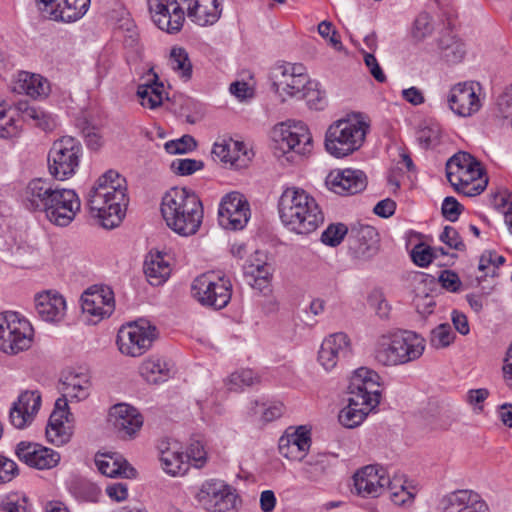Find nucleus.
Here are the masks:
<instances>
[{"instance_id":"nucleus-44","label":"nucleus","mask_w":512,"mask_h":512,"mask_svg":"<svg viewBox=\"0 0 512 512\" xmlns=\"http://www.w3.org/2000/svg\"><path fill=\"white\" fill-rule=\"evenodd\" d=\"M137 96L143 107L155 109L163 103L166 98V93L164 91V85L158 81V76L153 74L151 80L138 85Z\"/></svg>"},{"instance_id":"nucleus-17","label":"nucleus","mask_w":512,"mask_h":512,"mask_svg":"<svg viewBox=\"0 0 512 512\" xmlns=\"http://www.w3.org/2000/svg\"><path fill=\"white\" fill-rule=\"evenodd\" d=\"M40 14L50 20L61 23H73L87 12L90 0H35Z\"/></svg>"},{"instance_id":"nucleus-53","label":"nucleus","mask_w":512,"mask_h":512,"mask_svg":"<svg viewBox=\"0 0 512 512\" xmlns=\"http://www.w3.org/2000/svg\"><path fill=\"white\" fill-rule=\"evenodd\" d=\"M328 467L329 456L327 454H318L315 457H311L305 463L303 471L308 479L315 481L326 473Z\"/></svg>"},{"instance_id":"nucleus-25","label":"nucleus","mask_w":512,"mask_h":512,"mask_svg":"<svg viewBox=\"0 0 512 512\" xmlns=\"http://www.w3.org/2000/svg\"><path fill=\"white\" fill-rule=\"evenodd\" d=\"M15 454L26 465L39 470L52 469L60 461V454L38 443L22 441L17 444Z\"/></svg>"},{"instance_id":"nucleus-46","label":"nucleus","mask_w":512,"mask_h":512,"mask_svg":"<svg viewBox=\"0 0 512 512\" xmlns=\"http://www.w3.org/2000/svg\"><path fill=\"white\" fill-rule=\"evenodd\" d=\"M140 375L149 383L157 384L166 381L171 374L168 364L159 357H150L139 367Z\"/></svg>"},{"instance_id":"nucleus-28","label":"nucleus","mask_w":512,"mask_h":512,"mask_svg":"<svg viewBox=\"0 0 512 512\" xmlns=\"http://www.w3.org/2000/svg\"><path fill=\"white\" fill-rule=\"evenodd\" d=\"M354 487L358 495L362 497H378L386 491L389 476L385 475L382 468L368 465L358 470L354 477Z\"/></svg>"},{"instance_id":"nucleus-36","label":"nucleus","mask_w":512,"mask_h":512,"mask_svg":"<svg viewBox=\"0 0 512 512\" xmlns=\"http://www.w3.org/2000/svg\"><path fill=\"white\" fill-rule=\"evenodd\" d=\"M212 154L221 162L236 169L246 167L251 160L250 152L245 144L233 139L216 142L213 145Z\"/></svg>"},{"instance_id":"nucleus-51","label":"nucleus","mask_w":512,"mask_h":512,"mask_svg":"<svg viewBox=\"0 0 512 512\" xmlns=\"http://www.w3.org/2000/svg\"><path fill=\"white\" fill-rule=\"evenodd\" d=\"M169 63L172 69L178 72L181 77L186 80L191 78L192 64L184 48L173 47L170 52Z\"/></svg>"},{"instance_id":"nucleus-18","label":"nucleus","mask_w":512,"mask_h":512,"mask_svg":"<svg viewBox=\"0 0 512 512\" xmlns=\"http://www.w3.org/2000/svg\"><path fill=\"white\" fill-rule=\"evenodd\" d=\"M87 201L91 213L100 220L104 228L112 229L122 222L127 203H119L118 208H114V201L109 192L91 188Z\"/></svg>"},{"instance_id":"nucleus-45","label":"nucleus","mask_w":512,"mask_h":512,"mask_svg":"<svg viewBox=\"0 0 512 512\" xmlns=\"http://www.w3.org/2000/svg\"><path fill=\"white\" fill-rule=\"evenodd\" d=\"M144 272L149 283L153 286L163 284L171 273V268L161 253L150 254L144 263Z\"/></svg>"},{"instance_id":"nucleus-20","label":"nucleus","mask_w":512,"mask_h":512,"mask_svg":"<svg viewBox=\"0 0 512 512\" xmlns=\"http://www.w3.org/2000/svg\"><path fill=\"white\" fill-rule=\"evenodd\" d=\"M153 23L169 34L178 33L184 24V11L177 0H148Z\"/></svg>"},{"instance_id":"nucleus-41","label":"nucleus","mask_w":512,"mask_h":512,"mask_svg":"<svg viewBox=\"0 0 512 512\" xmlns=\"http://www.w3.org/2000/svg\"><path fill=\"white\" fill-rule=\"evenodd\" d=\"M13 90L37 98L48 94L49 84L42 76L23 71L18 74Z\"/></svg>"},{"instance_id":"nucleus-52","label":"nucleus","mask_w":512,"mask_h":512,"mask_svg":"<svg viewBox=\"0 0 512 512\" xmlns=\"http://www.w3.org/2000/svg\"><path fill=\"white\" fill-rule=\"evenodd\" d=\"M259 382V377L251 369H241L233 372L227 379L226 385L231 391L242 390Z\"/></svg>"},{"instance_id":"nucleus-57","label":"nucleus","mask_w":512,"mask_h":512,"mask_svg":"<svg viewBox=\"0 0 512 512\" xmlns=\"http://www.w3.org/2000/svg\"><path fill=\"white\" fill-rule=\"evenodd\" d=\"M184 456L186 461H191L196 468H202L207 462L205 446L197 439L191 440L187 453Z\"/></svg>"},{"instance_id":"nucleus-48","label":"nucleus","mask_w":512,"mask_h":512,"mask_svg":"<svg viewBox=\"0 0 512 512\" xmlns=\"http://www.w3.org/2000/svg\"><path fill=\"white\" fill-rule=\"evenodd\" d=\"M16 109L21 113L23 120L31 121L43 131H52L56 127V121L52 115L30 106L27 102H18Z\"/></svg>"},{"instance_id":"nucleus-3","label":"nucleus","mask_w":512,"mask_h":512,"mask_svg":"<svg viewBox=\"0 0 512 512\" xmlns=\"http://www.w3.org/2000/svg\"><path fill=\"white\" fill-rule=\"evenodd\" d=\"M281 221L297 234L314 232L324 221V215L316 200L306 191L290 187L279 199Z\"/></svg>"},{"instance_id":"nucleus-11","label":"nucleus","mask_w":512,"mask_h":512,"mask_svg":"<svg viewBox=\"0 0 512 512\" xmlns=\"http://www.w3.org/2000/svg\"><path fill=\"white\" fill-rule=\"evenodd\" d=\"M82 156L79 140L64 136L56 140L48 153V170L59 181L71 178L77 171Z\"/></svg>"},{"instance_id":"nucleus-29","label":"nucleus","mask_w":512,"mask_h":512,"mask_svg":"<svg viewBox=\"0 0 512 512\" xmlns=\"http://www.w3.org/2000/svg\"><path fill=\"white\" fill-rule=\"evenodd\" d=\"M350 352L351 343L347 334L333 333L323 340L318 352V361L329 371L337 365L340 358L348 356Z\"/></svg>"},{"instance_id":"nucleus-4","label":"nucleus","mask_w":512,"mask_h":512,"mask_svg":"<svg viewBox=\"0 0 512 512\" xmlns=\"http://www.w3.org/2000/svg\"><path fill=\"white\" fill-rule=\"evenodd\" d=\"M281 221L297 234L314 232L324 221V215L316 200L306 191L290 187L279 199Z\"/></svg>"},{"instance_id":"nucleus-13","label":"nucleus","mask_w":512,"mask_h":512,"mask_svg":"<svg viewBox=\"0 0 512 512\" xmlns=\"http://www.w3.org/2000/svg\"><path fill=\"white\" fill-rule=\"evenodd\" d=\"M192 296L202 305L222 309L231 299V282L214 272L204 273L194 279L191 286Z\"/></svg>"},{"instance_id":"nucleus-49","label":"nucleus","mask_w":512,"mask_h":512,"mask_svg":"<svg viewBox=\"0 0 512 512\" xmlns=\"http://www.w3.org/2000/svg\"><path fill=\"white\" fill-rule=\"evenodd\" d=\"M160 461L163 470L172 476L182 475L188 469L184 454L172 448H167L161 452Z\"/></svg>"},{"instance_id":"nucleus-62","label":"nucleus","mask_w":512,"mask_h":512,"mask_svg":"<svg viewBox=\"0 0 512 512\" xmlns=\"http://www.w3.org/2000/svg\"><path fill=\"white\" fill-rule=\"evenodd\" d=\"M440 240L450 248L458 251H464L466 248L458 231L452 226L444 227L442 233L440 234Z\"/></svg>"},{"instance_id":"nucleus-58","label":"nucleus","mask_w":512,"mask_h":512,"mask_svg":"<svg viewBox=\"0 0 512 512\" xmlns=\"http://www.w3.org/2000/svg\"><path fill=\"white\" fill-rule=\"evenodd\" d=\"M164 147L169 154H184L196 147V141L192 136L184 135L179 139L166 142Z\"/></svg>"},{"instance_id":"nucleus-16","label":"nucleus","mask_w":512,"mask_h":512,"mask_svg":"<svg viewBox=\"0 0 512 512\" xmlns=\"http://www.w3.org/2000/svg\"><path fill=\"white\" fill-rule=\"evenodd\" d=\"M80 208L81 202L74 190L58 187L44 212V216L50 223L66 227L75 219Z\"/></svg>"},{"instance_id":"nucleus-24","label":"nucleus","mask_w":512,"mask_h":512,"mask_svg":"<svg viewBox=\"0 0 512 512\" xmlns=\"http://www.w3.org/2000/svg\"><path fill=\"white\" fill-rule=\"evenodd\" d=\"M109 422L117 435L124 440L133 439L143 425V417L131 405L119 403L109 411Z\"/></svg>"},{"instance_id":"nucleus-27","label":"nucleus","mask_w":512,"mask_h":512,"mask_svg":"<svg viewBox=\"0 0 512 512\" xmlns=\"http://www.w3.org/2000/svg\"><path fill=\"white\" fill-rule=\"evenodd\" d=\"M378 233L369 225L353 226L348 234L349 251L353 257L367 260L378 252Z\"/></svg>"},{"instance_id":"nucleus-47","label":"nucleus","mask_w":512,"mask_h":512,"mask_svg":"<svg viewBox=\"0 0 512 512\" xmlns=\"http://www.w3.org/2000/svg\"><path fill=\"white\" fill-rule=\"evenodd\" d=\"M478 166H480V163L469 153L459 152L447 161L446 177L449 183L453 184L455 179L462 177V173H467Z\"/></svg>"},{"instance_id":"nucleus-55","label":"nucleus","mask_w":512,"mask_h":512,"mask_svg":"<svg viewBox=\"0 0 512 512\" xmlns=\"http://www.w3.org/2000/svg\"><path fill=\"white\" fill-rule=\"evenodd\" d=\"M433 29L431 16L423 12L416 17L411 34L415 41L420 42L429 36L433 32Z\"/></svg>"},{"instance_id":"nucleus-56","label":"nucleus","mask_w":512,"mask_h":512,"mask_svg":"<svg viewBox=\"0 0 512 512\" xmlns=\"http://www.w3.org/2000/svg\"><path fill=\"white\" fill-rule=\"evenodd\" d=\"M455 335L449 324H440L431 332L430 343L433 347L445 348L454 341Z\"/></svg>"},{"instance_id":"nucleus-33","label":"nucleus","mask_w":512,"mask_h":512,"mask_svg":"<svg viewBox=\"0 0 512 512\" xmlns=\"http://www.w3.org/2000/svg\"><path fill=\"white\" fill-rule=\"evenodd\" d=\"M326 185L338 195H353L365 189L366 177L361 170L333 171L327 176Z\"/></svg>"},{"instance_id":"nucleus-23","label":"nucleus","mask_w":512,"mask_h":512,"mask_svg":"<svg viewBox=\"0 0 512 512\" xmlns=\"http://www.w3.org/2000/svg\"><path fill=\"white\" fill-rule=\"evenodd\" d=\"M72 414L68 410L67 399L58 398L49 417L46 427V439L53 445L62 446L68 443L73 434L69 418Z\"/></svg>"},{"instance_id":"nucleus-12","label":"nucleus","mask_w":512,"mask_h":512,"mask_svg":"<svg viewBox=\"0 0 512 512\" xmlns=\"http://www.w3.org/2000/svg\"><path fill=\"white\" fill-rule=\"evenodd\" d=\"M33 328L15 312L0 313V350L15 355L32 344Z\"/></svg>"},{"instance_id":"nucleus-35","label":"nucleus","mask_w":512,"mask_h":512,"mask_svg":"<svg viewBox=\"0 0 512 512\" xmlns=\"http://www.w3.org/2000/svg\"><path fill=\"white\" fill-rule=\"evenodd\" d=\"M187 5V15L195 24L205 27L215 24L222 14L221 0H181Z\"/></svg>"},{"instance_id":"nucleus-43","label":"nucleus","mask_w":512,"mask_h":512,"mask_svg":"<svg viewBox=\"0 0 512 512\" xmlns=\"http://www.w3.org/2000/svg\"><path fill=\"white\" fill-rule=\"evenodd\" d=\"M451 185L457 192L471 197L484 191L487 179H483V169L480 165L467 173H462V177L455 179V182Z\"/></svg>"},{"instance_id":"nucleus-42","label":"nucleus","mask_w":512,"mask_h":512,"mask_svg":"<svg viewBox=\"0 0 512 512\" xmlns=\"http://www.w3.org/2000/svg\"><path fill=\"white\" fill-rule=\"evenodd\" d=\"M91 381L87 373L69 372L63 380V397H70L81 401L86 399L90 394Z\"/></svg>"},{"instance_id":"nucleus-61","label":"nucleus","mask_w":512,"mask_h":512,"mask_svg":"<svg viewBox=\"0 0 512 512\" xmlns=\"http://www.w3.org/2000/svg\"><path fill=\"white\" fill-rule=\"evenodd\" d=\"M18 474L16 462L0 453V485L11 482Z\"/></svg>"},{"instance_id":"nucleus-2","label":"nucleus","mask_w":512,"mask_h":512,"mask_svg":"<svg viewBox=\"0 0 512 512\" xmlns=\"http://www.w3.org/2000/svg\"><path fill=\"white\" fill-rule=\"evenodd\" d=\"M161 213L171 230L181 236H191L198 232L204 210L200 198L194 191L174 187L163 196Z\"/></svg>"},{"instance_id":"nucleus-5","label":"nucleus","mask_w":512,"mask_h":512,"mask_svg":"<svg viewBox=\"0 0 512 512\" xmlns=\"http://www.w3.org/2000/svg\"><path fill=\"white\" fill-rule=\"evenodd\" d=\"M281 221L297 234L314 232L324 221V215L316 200L306 191L290 187L279 199Z\"/></svg>"},{"instance_id":"nucleus-15","label":"nucleus","mask_w":512,"mask_h":512,"mask_svg":"<svg viewBox=\"0 0 512 512\" xmlns=\"http://www.w3.org/2000/svg\"><path fill=\"white\" fill-rule=\"evenodd\" d=\"M155 327L147 322H135L122 326L117 334L119 351L130 357L143 355L152 345Z\"/></svg>"},{"instance_id":"nucleus-60","label":"nucleus","mask_w":512,"mask_h":512,"mask_svg":"<svg viewBox=\"0 0 512 512\" xmlns=\"http://www.w3.org/2000/svg\"><path fill=\"white\" fill-rule=\"evenodd\" d=\"M204 164L195 159H176L171 163V169L179 175H191L203 168Z\"/></svg>"},{"instance_id":"nucleus-30","label":"nucleus","mask_w":512,"mask_h":512,"mask_svg":"<svg viewBox=\"0 0 512 512\" xmlns=\"http://www.w3.org/2000/svg\"><path fill=\"white\" fill-rule=\"evenodd\" d=\"M244 276L252 288L263 292L270 286L273 268L264 252L255 251L243 266Z\"/></svg>"},{"instance_id":"nucleus-34","label":"nucleus","mask_w":512,"mask_h":512,"mask_svg":"<svg viewBox=\"0 0 512 512\" xmlns=\"http://www.w3.org/2000/svg\"><path fill=\"white\" fill-rule=\"evenodd\" d=\"M310 445V431L301 426L279 439V452L287 459L301 461L307 454Z\"/></svg>"},{"instance_id":"nucleus-19","label":"nucleus","mask_w":512,"mask_h":512,"mask_svg":"<svg viewBox=\"0 0 512 512\" xmlns=\"http://www.w3.org/2000/svg\"><path fill=\"white\" fill-rule=\"evenodd\" d=\"M250 218V208L244 195L231 192L221 200L218 210V222L227 230L243 229Z\"/></svg>"},{"instance_id":"nucleus-54","label":"nucleus","mask_w":512,"mask_h":512,"mask_svg":"<svg viewBox=\"0 0 512 512\" xmlns=\"http://www.w3.org/2000/svg\"><path fill=\"white\" fill-rule=\"evenodd\" d=\"M350 230L342 223L330 224L322 233L321 241L328 246H338Z\"/></svg>"},{"instance_id":"nucleus-6","label":"nucleus","mask_w":512,"mask_h":512,"mask_svg":"<svg viewBox=\"0 0 512 512\" xmlns=\"http://www.w3.org/2000/svg\"><path fill=\"white\" fill-rule=\"evenodd\" d=\"M281 221L297 234L314 232L324 221V215L316 200L306 191L290 187L279 199Z\"/></svg>"},{"instance_id":"nucleus-1","label":"nucleus","mask_w":512,"mask_h":512,"mask_svg":"<svg viewBox=\"0 0 512 512\" xmlns=\"http://www.w3.org/2000/svg\"><path fill=\"white\" fill-rule=\"evenodd\" d=\"M379 375L366 367L355 370L348 386V405L340 410L338 419L346 428L359 426L380 403Z\"/></svg>"},{"instance_id":"nucleus-59","label":"nucleus","mask_w":512,"mask_h":512,"mask_svg":"<svg viewBox=\"0 0 512 512\" xmlns=\"http://www.w3.org/2000/svg\"><path fill=\"white\" fill-rule=\"evenodd\" d=\"M437 251L438 250H433V248L429 246L420 244L414 247L411 257L416 265L426 267L437 258Z\"/></svg>"},{"instance_id":"nucleus-21","label":"nucleus","mask_w":512,"mask_h":512,"mask_svg":"<svg viewBox=\"0 0 512 512\" xmlns=\"http://www.w3.org/2000/svg\"><path fill=\"white\" fill-rule=\"evenodd\" d=\"M477 90L478 84L474 82H460L455 84L449 92L447 101L449 108L460 117H471L482 107Z\"/></svg>"},{"instance_id":"nucleus-31","label":"nucleus","mask_w":512,"mask_h":512,"mask_svg":"<svg viewBox=\"0 0 512 512\" xmlns=\"http://www.w3.org/2000/svg\"><path fill=\"white\" fill-rule=\"evenodd\" d=\"M442 512H489L487 504L471 490H456L440 500Z\"/></svg>"},{"instance_id":"nucleus-14","label":"nucleus","mask_w":512,"mask_h":512,"mask_svg":"<svg viewBox=\"0 0 512 512\" xmlns=\"http://www.w3.org/2000/svg\"><path fill=\"white\" fill-rule=\"evenodd\" d=\"M273 148L277 156L290 151L305 154L309 151L312 136L303 122H285L276 125L272 131Z\"/></svg>"},{"instance_id":"nucleus-32","label":"nucleus","mask_w":512,"mask_h":512,"mask_svg":"<svg viewBox=\"0 0 512 512\" xmlns=\"http://www.w3.org/2000/svg\"><path fill=\"white\" fill-rule=\"evenodd\" d=\"M82 310L98 320L110 316L114 309V295L110 288L100 287L86 291L82 297Z\"/></svg>"},{"instance_id":"nucleus-64","label":"nucleus","mask_w":512,"mask_h":512,"mask_svg":"<svg viewBox=\"0 0 512 512\" xmlns=\"http://www.w3.org/2000/svg\"><path fill=\"white\" fill-rule=\"evenodd\" d=\"M318 32L323 38H327L329 41V44L336 50L340 51L342 50L343 46L340 40V36L338 35L337 31L333 28V25L331 22L328 21H322L318 25Z\"/></svg>"},{"instance_id":"nucleus-38","label":"nucleus","mask_w":512,"mask_h":512,"mask_svg":"<svg viewBox=\"0 0 512 512\" xmlns=\"http://www.w3.org/2000/svg\"><path fill=\"white\" fill-rule=\"evenodd\" d=\"M36 311L46 322H59L65 316V299L57 292H43L36 297Z\"/></svg>"},{"instance_id":"nucleus-63","label":"nucleus","mask_w":512,"mask_h":512,"mask_svg":"<svg viewBox=\"0 0 512 512\" xmlns=\"http://www.w3.org/2000/svg\"><path fill=\"white\" fill-rule=\"evenodd\" d=\"M440 132L434 127H424L418 131L417 140L425 148H432L438 145Z\"/></svg>"},{"instance_id":"nucleus-7","label":"nucleus","mask_w":512,"mask_h":512,"mask_svg":"<svg viewBox=\"0 0 512 512\" xmlns=\"http://www.w3.org/2000/svg\"><path fill=\"white\" fill-rule=\"evenodd\" d=\"M425 350V339L409 330H398L381 335L374 356L384 366L406 364L420 358Z\"/></svg>"},{"instance_id":"nucleus-50","label":"nucleus","mask_w":512,"mask_h":512,"mask_svg":"<svg viewBox=\"0 0 512 512\" xmlns=\"http://www.w3.org/2000/svg\"><path fill=\"white\" fill-rule=\"evenodd\" d=\"M10 110L7 101H0V138L3 139L14 138L20 134V127Z\"/></svg>"},{"instance_id":"nucleus-9","label":"nucleus","mask_w":512,"mask_h":512,"mask_svg":"<svg viewBox=\"0 0 512 512\" xmlns=\"http://www.w3.org/2000/svg\"><path fill=\"white\" fill-rule=\"evenodd\" d=\"M272 86L281 97L306 99L308 105H314L313 94L317 83L311 81L306 68L300 63L283 62L276 64L271 71ZM285 98H283L284 100ZM316 107L319 105L316 104Z\"/></svg>"},{"instance_id":"nucleus-40","label":"nucleus","mask_w":512,"mask_h":512,"mask_svg":"<svg viewBox=\"0 0 512 512\" xmlns=\"http://www.w3.org/2000/svg\"><path fill=\"white\" fill-rule=\"evenodd\" d=\"M92 188L109 192L114 201V208H118L119 203H128L126 179L116 170L106 171L97 179Z\"/></svg>"},{"instance_id":"nucleus-22","label":"nucleus","mask_w":512,"mask_h":512,"mask_svg":"<svg viewBox=\"0 0 512 512\" xmlns=\"http://www.w3.org/2000/svg\"><path fill=\"white\" fill-rule=\"evenodd\" d=\"M58 187L48 178L31 179L21 192V203L30 212L44 214Z\"/></svg>"},{"instance_id":"nucleus-26","label":"nucleus","mask_w":512,"mask_h":512,"mask_svg":"<svg viewBox=\"0 0 512 512\" xmlns=\"http://www.w3.org/2000/svg\"><path fill=\"white\" fill-rule=\"evenodd\" d=\"M41 406V395L37 390L22 392L12 404L9 413L11 424L17 429L29 426L35 419Z\"/></svg>"},{"instance_id":"nucleus-10","label":"nucleus","mask_w":512,"mask_h":512,"mask_svg":"<svg viewBox=\"0 0 512 512\" xmlns=\"http://www.w3.org/2000/svg\"><path fill=\"white\" fill-rule=\"evenodd\" d=\"M194 499L197 506L206 512H233L239 502L237 490L218 478L203 481Z\"/></svg>"},{"instance_id":"nucleus-37","label":"nucleus","mask_w":512,"mask_h":512,"mask_svg":"<svg viewBox=\"0 0 512 512\" xmlns=\"http://www.w3.org/2000/svg\"><path fill=\"white\" fill-rule=\"evenodd\" d=\"M438 57L447 64H458L466 56L464 41L451 31L442 33L436 41Z\"/></svg>"},{"instance_id":"nucleus-8","label":"nucleus","mask_w":512,"mask_h":512,"mask_svg":"<svg viewBox=\"0 0 512 512\" xmlns=\"http://www.w3.org/2000/svg\"><path fill=\"white\" fill-rule=\"evenodd\" d=\"M361 115H352L331 124L325 134L326 151L335 158L346 157L359 150L369 131Z\"/></svg>"},{"instance_id":"nucleus-39","label":"nucleus","mask_w":512,"mask_h":512,"mask_svg":"<svg viewBox=\"0 0 512 512\" xmlns=\"http://www.w3.org/2000/svg\"><path fill=\"white\" fill-rule=\"evenodd\" d=\"M95 464L99 472L107 477L132 478L136 475V470L127 460L116 453L97 454Z\"/></svg>"}]
</instances>
